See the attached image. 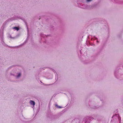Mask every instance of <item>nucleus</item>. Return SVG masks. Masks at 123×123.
Instances as JSON below:
<instances>
[{
    "label": "nucleus",
    "instance_id": "nucleus-1",
    "mask_svg": "<svg viewBox=\"0 0 123 123\" xmlns=\"http://www.w3.org/2000/svg\"><path fill=\"white\" fill-rule=\"evenodd\" d=\"M30 103L33 106H34L35 105V103L34 101L31 100L30 101Z\"/></svg>",
    "mask_w": 123,
    "mask_h": 123
},
{
    "label": "nucleus",
    "instance_id": "nucleus-2",
    "mask_svg": "<svg viewBox=\"0 0 123 123\" xmlns=\"http://www.w3.org/2000/svg\"><path fill=\"white\" fill-rule=\"evenodd\" d=\"M13 29H15L16 30L18 31L19 30V28L17 27H14L13 28Z\"/></svg>",
    "mask_w": 123,
    "mask_h": 123
},
{
    "label": "nucleus",
    "instance_id": "nucleus-3",
    "mask_svg": "<svg viewBox=\"0 0 123 123\" xmlns=\"http://www.w3.org/2000/svg\"><path fill=\"white\" fill-rule=\"evenodd\" d=\"M20 75H21V74L20 73H19V74H18V75H17V77H18L19 76H20Z\"/></svg>",
    "mask_w": 123,
    "mask_h": 123
},
{
    "label": "nucleus",
    "instance_id": "nucleus-4",
    "mask_svg": "<svg viewBox=\"0 0 123 123\" xmlns=\"http://www.w3.org/2000/svg\"><path fill=\"white\" fill-rule=\"evenodd\" d=\"M92 0H87V2H89L91 1Z\"/></svg>",
    "mask_w": 123,
    "mask_h": 123
}]
</instances>
